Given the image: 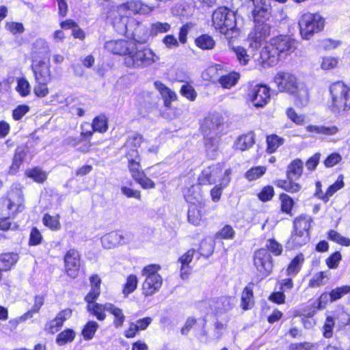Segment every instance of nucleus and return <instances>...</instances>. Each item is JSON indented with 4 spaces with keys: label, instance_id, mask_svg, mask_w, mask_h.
Instances as JSON below:
<instances>
[{
    "label": "nucleus",
    "instance_id": "nucleus-1",
    "mask_svg": "<svg viewBox=\"0 0 350 350\" xmlns=\"http://www.w3.org/2000/svg\"><path fill=\"white\" fill-rule=\"evenodd\" d=\"M297 42L288 36L280 35L270 40L261 50L259 63L263 66L277 64L281 57L295 51Z\"/></svg>",
    "mask_w": 350,
    "mask_h": 350
},
{
    "label": "nucleus",
    "instance_id": "nucleus-2",
    "mask_svg": "<svg viewBox=\"0 0 350 350\" xmlns=\"http://www.w3.org/2000/svg\"><path fill=\"white\" fill-rule=\"evenodd\" d=\"M213 24L215 29L228 40L237 38L240 30L237 27L235 13L226 7H220L213 13Z\"/></svg>",
    "mask_w": 350,
    "mask_h": 350
},
{
    "label": "nucleus",
    "instance_id": "nucleus-3",
    "mask_svg": "<svg viewBox=\"0 0 350 350\" xmlns=\"http://www.w3.org/2000/svg\"><path fill=\"white\" fill-rule=\"evenodd\" d=\"M329 92L330 110L337 116H344L350 109V88L338 81L330 86Z\"/></svg>",
    "mask_w": 350,
    "mask_h": 350
},
{
    "label": "nucleus",
    "instance_id": "nucleus-4",
    "mask_svg": "<svg viewBox=\"0 0 350 350\" xmlns=\"http://www.w3.org/2000/svg\"><path fill=\"white\" fill-rule=\"evenodd\" d=\"M156 61V55L148 48L133 42L128 55L124 57L125 65L131 68H143L150 66Z\"/></svg>",
    "mask_w": 350,
    "mask_h": 350
},
{
    "label": "nucleus",
    "instance_id": "nucleus-5",
    "mask_svg": "<svg viewBox=\"0 0 350 350\" xmlns=\"http://www.w3.org/2000/svg\"><path fill=\"white\" fill-rule=\"evenodd\" d=\"M231 170H224L221 163H217L205 168L199 176L200 185H213L221 180L220 185L227 186L230 182Z\"/></svg>",
    "mask_w": 350,
    "mask_h": 350
},
{
    "label": "nucleus",
    "instance_id": "nucleus-6",
    "mask_svg": "<svg viewBox=\"0 0 350 350\" xmlns=\"http://www.w3.org/2000/svg\"><path fill=\"white\" fill-rule=\"evenodd\" d=\"M126 157L128 159V168L133 180L143 189H153L155 187L154 183L142 170L139 152L132 151L130 154H126Z\"/></svg>",
    "mask_w": 350,
    "mask_h": 350
},
{
    "label": "nucleus",
    "instance_id": "nucleus-7",
    "mask_svg": "<svg viewBox=\"0 0 350 350\" xmlns=\"http://www.w3.org/2000/svg\"><path fill=\"white\" fill-rule=\"evenodd\" d=\"M25 209L24 196L21 190L15 189L0 203V217H14Z\"/></svg>",
    "mask_w": 350,
    "mask_h": 350
},
{
    "label": "nucleus",
    "instance_id": "nucleus-8",
    "mask_svg": "<svg viewBox=\"0 0 350 350\" xmlns=\"http://www.w3.org/2000/svg\"><path fill=\"white\" fill-rule=\"evenodd\" d=\"M299 26L301 38L309 40L315 33L323 29L324 20L319 14L306 13L300 18Z\"/></svg>",
    "mask_w": 350,
    "mask_h": 350
},
{
    "label": "nucleus",
    "instance_id": "nucleus-9",
    "mask_svg": "<svg viewBox=\"0 0 350 350\" xmlns=\"http://www.w3.org/2000/svg\"><path fill=\"white\" fill-rule=\"evenodd\" d=\"M254 265L262 277H267L272 271L273 262L270 254L265 248L255 252L253 257Z\"/></svg>",
    "mask_w": 350,
    "mask_h": 350
},
{
    "label": "nucleus",
    "instance_id": "nucleus-10",
    "mask_svg": "<svg viewBox=\"0 0 350 350\" xmlns=\"http://www.w3.org/2000/svg\"><path fill=\"white\" fill-rule=\"evenodd\" d=\"M274 82L276 84L279 91L285 92L291 94H294L297 90L298 85L295 75L288 72L278 73L274 77Z\"/></svg>",
    "mask_w": 350,
    "mask_h": 350
},
{
    "label": "nucleus",
    "instance_id": "nucleus-11",
    "mask_svg": "<svg viewBox=\"0 0 350 350\" xmlns=\"http://www.w3.org/2000/svg\"><path fill=\"white\" fill-rule=\"evenodd\" d=\"M118 9L120 12L125 15L131 14H147L154 10V6L147 5L139 0H131L121 4Z\"/></svg>",
    "mask_w": 350,
    "mask_h": 350
},
{
    "label": "nucleus",
    "instance_id": "nucleus-12",
    "mask_svg": "<svg viewBox=\"0 0 350 350\" xmlns=\"http://www.w3.org/2000/svg\"><path fill=\"white\" fill-rule=\"evenodd\" d=\"M31 68L36 82H50L51 72L50 63L44 59H34L31 64Z\"/></svg>",
    "mask_w": 350,
    "mask_h": 350
},
{
    "label": "nucleus",
    "instance_id": "nucleus-13",
    "mask_svg": "<svg viewBox=\"0 0 350 350\" xmlns=\"http://www.w3.org/2000/svg\"><path fill=\"white\" fill-rule=\"evenodd\" d=\"M249 96L255 107H262L270 99L269 89L264 85H256L251 89Z\"/></svg>",
    "mask_w": 350,
    "mask_h": 350
},
{
    "label": "nucleus",
    "instance_id": "nucleus-14",
    "mask_svg": "<svg viewBox=\"0 0 350 350\" xmlns=\"http://www.w3.org/2000/svg\"><path fill=\"white\" fill-rule=\"evenodd\" d=\"M80 255L77 250L71 249L68 250L64 256L65 269L67 274L75 278L80 267Z\"/></svg>",
    "mask_w": 350,
    "mask_h": 350
},
{
    "label": "nucleus",
    "instance_id": "nucleus-15",
    "mask_svg": "<svg viewBox=\"0 0 350 350\" xmlns=\"http://www.w3.org/2000/svg\"><path fill=\"white\" fill-rule=\"evenodd\" d=\"M129 241L128 237L120 231H112L101 237L102 245L108 250L125 245Z\"/></svg>",
    "mask_w": 350,
    "mask_h": 350
},
{
    "label": "nucleus",
    "instance_id": "nucleus-16",
    "mask_svg": "<svg viewBox=\"0 0 350 350\" xmlns=\"http://www.w3.org/2000/svg\"><path fill=\"white\" fill-rule=\"evenodd\" d=\"M132 40H110L106 42L105 48L110 52L126 57L133 46Z\"/></svg>",
    "mask_w": 350,
    "mask_h": 350
},
{
    "label": "nucleus",
    "instance_id": "nucleus-17",
    "mask_svg": "<svg viewBox=\"0 0 350 350\" xmlns=\"http://www.w3.org/2000/svg\"><path fill=\"white\" fill-rule=\"evenodd\" d=\"M223 124V118L219 113H212L206 117L201 126L202 133L208 135L211 132L216 131Z\"/></svg>",
    "mask_w": 350,
    "mask_h": 350
},
{
    "label": "nucleus",
    "instance_id": "nucleus-18",
    "mask_svg": "<svg viewBox=\"0 0 350 350\" xmlns=\"http://www.w3.org/2000/svg\"><path fill=\"white\" fill-rule=\"evenodd\" d=\"M197 188V187L192 186L189 189L188 194L185 195L186 200L191 204L188 208V221L189 223L193 224L194 226H198L202 219L200 211L194 204V202L192 201V198L190 197V194L191 195L193 193H194Z\"/></svg>",
    "mask_w": 350,
    "mask_h": 350
},
{
    "label": "nucleus",
    "instance_id": "nucleus-19",
    "mask_svg": "<svg viewBox=\"0 0 350 350\" xmlns=\"http://www.w3.org/2000/svg\"><path fill=\"white\" fill-rule=\"evenodd\" d=\"M163 279L161 275H152L145 278L142 284V293L146 297L151 296L156 293L161 287Z\"/></svg>",
    "mask_w": 350,
    "mask_h": 350
},
{
    "label": "nucleus",
    "instance_id": "nucleus-20",
    "mask_svg": "<svg viewBox=\"0 0 350 350\" xmlns=\"http://www.w3.org/2000/svg\"><path fill=\"white\" fill-rule=\"evenodd\" d=\"M152 321V318L147 317L138 319L136 322H131L129 328L125 330V337L127 338L135 337L138 332L145 330L151 324Z\"/></svg>",
    "mask_w": 350,
    "mask_h": 350
},
{
    "label": "nucleus",
    "instance_id": "nucleus-21",
    "mask_svg": "<svg viewBox=\"0 0 350 350\" xmlns=\"http://www.w3.org/2000/svg\"><path fill=\"white\" fill-rule=\"evenodd\" d=\"M310 241V232L297 231L293 230L291 236L288 241V246L291 248L299 247L304 245Z\"/></svg>",
    "mask_w": 350,
    "mask_h": 350
},
{
    "label": "nucleus",
    "instance_id": "nucleus-22",
    "mask_svg": "<svg viewBox=\"0 0 350 350\" xmlns=\"http://www.w3.org/2000/svg\"><path fill=\"white\" fill-rule=\"evenodd\" d=\"M195 253L194 249H190L178 258V262L181 264L180 277L183 280L187 279L190 274L189 263L192 261Z\"/></svg>",
    "mask_w": 350,
    "mask_h": 350
},
{
    "label": "nucleus",
    "instance_id": "nucleus-23",
    "mask_svg": "<svg viewBox=\"0 0 350 350\" xmlns=\"http://www.w3.org/2000/svg\"><path fill=\"white\" fill-rule=\"evenodd\" d=\"M50 50L47 42L44 39H37L33 44L31 55L33 60L42 59L49 54Z\"/></svg>",
    "mask_w": 350,
    "mask_h": 350
},
{
    "label": "nucleus",
    "instance_id": "nucleus-24",
    "mask_svg": "<svg viewBox=\"0 0 350 350\" xmlns=\"http://www.w3.org/2000/svg\"><path fill=\"white\" fill-rule=\"evenodd\" d=\"M111 303H106L105 304H100L98 303L88 304L87 310L92 314L95 316L99 321H104L106 318L105 312H108L109 306Z\"/></svg>",
    "mask_w": 350,
    "mask_h": 350
},
{
    "label": "nucleus",
    "instance_id": "nucleus-25",
    "mask_svg": "<svg viewBox=\"0 0 350 350\" xmlns=\"http://www.w3.org/2000/svg\"><path fill=\"white\" fill-rule=\"evenodd\" d=\"M255 143V135L253 132L240 136L235 142V148L244 151L251 148Z\"/></svg>",
    "mask_w": 350,
    "mask_h": 350
},
{
    "label": "nucleus",
    "instance_id": "nucleus-26",
    "mask_svg": "<svg viewBox=\"0 0 350 350\" xmlns=\"http://www.w3.org/2000/svg\"><path fill=\"white\" fill-rule=\"evenodd\" d=\"M143 142V137L139 133H135L129 136L124 147L126 149V154H130L132 151L139 152L137 148L140 147Z\"/></svg>",
    "mask_w": 350,
    "mask_h": 350
},
{
    "label": "nucleus",
    "instance_id": "nucleus-27",
    "mask_svg": "<svg viewBox=\"0 0 350 350\" xmlns=\"http://www.w3.org/2000/svg\"><path fill=\"white\" fill-rule=\"evenodd\" d=\"M253 283H249L243 289L241 295V306L243 310H248L254 304Z\"/></svg>",
    "mask_w": 350,
    "mask_h": 350
},
{
    "label": "nucleus",
    "instance_id": "nucleus-28",
    "mask_svg": "<svg viewBox=\"0 0 350 350\" xmlns=\"http://www.w3.org/2000/svg\"><path fill=\"white\" fill-rule=\"evenodd\" d=\"M303 172V162L299 159L294 160L291 163L287 169V178L290 180H297Z\"/></svg>",
    "mask_w": 350,
    "mask_h": 350
},
{
    "label": "nucleus",
    "instance_id": "nucleus-29",
    "mask_svg": "<svg viewBox=\"0 0 350 350\" xmlns=\"http://www.w3.org/2000/svg\"><path fill=\"white\" fill-rule=\"evenodd\" d=\"M18 255L16 253H6L0 256V267L4 271H8L11 269L18 260Z\"/></svg>",
    "mask_w": 350,
    "mask_h": 350
},
{
    "label": "nucleus",
    "instance_id": "nucleus-30",
    "mask_svg": "<svg viewBox=\"0 0 350 350\" xmlns=\"http://www.w3.org/2000/svg\"><path fill=\"white\" fill-rule=\"evenodd\" d=\"M304 262V256L303 254H297L288 265L286 272L288 276L296 275L301 270V266Z\"/></svg>",
    "mask_w": 350,
    "mask_h": 350
},
{
    "label": "nucleus",
    "instance_id": "nucleus-31",
    "mask_svg": "<svg viewBox=\"0 0 350 350\" xmlns=\"http://www.w3.org/2000/svg\"><path fill=\"white\" fill-rule=\"evenodd\" d=\"M293 95L296 96V105L300 107H304L308 105L309 102V92L304 83H300L298 85L297 90Z\"/></svg>",
    "mask_w": 350,
    "mask_h": 350
},
{
    "label": "nucleus",
    "instance_id": "nucleus-32",
    "mask_svg": "<svg viewBox=\"0 0 350 350\" xmlns=\"http://www.w3.org/2000/svg\"><path fill=\"white\" fill-rule=\"evenodd\" d=\"M154 84L157 90L161 93L163 98L165 99V104L166 106L170 104L172 100H176V93L165 86L163 83L157 81H155Z\"/></svg>",
    "mask_w": 350,
    "mask_h": 350
},
{
    "label": "nucleus",
    "instance_id": "nucleus-33",
    "mask_svg": "<svg viewBox=\"0 0 350 350\" xmlns=\"http://www.w3.org/2000/svg\"><path fill=\"white\" fill-rule=\"evenodd\" d=\"M109 307L108 312L113 316L114 327L116 328L122 327L126 319L122 310L112 304Z\"/></svg>",
    "mask_w": 350,
    "mask_h": 350
},
{
    "label": "nucleus",
    "instance_id": "nucleus-34",
    "mask_svg": "<svg viewBox=\"0 0 350 350\" xmlns=\"http://www.w3.org/2000/svg\"><path fill=\"white\" fill-rule=\"evenodd\" d=\"M312 218L308 215H299L296 217L293 221V227L297 231H308L309 232L311 227Z\"/></svg>",
    "mask_w": 350,
    "mask_h": 350
},
{
    "label": "nucleus",
    "instance_id": "nucleus-35",
    "mask_svg": "<svg viewBox=\"0 0 350 350\" xmlns=\"http://www.w3.org/2000/svg\"><path fill=\"white\" fill-rule=\"evenodd\" d=\"M306 130L308 132H315L316 133L324 135H333L338 131V129L336 126L309 125L306 127Z\"/></svg>",
    "mask_w": 350,
    "mask_h": 350
},
{
    "label": "nucleus",
    "instance_id": "nucleus-36",
    "mask_svg": "<svg viewBox=\"0 0 350 350\" xmlns=\"http://www.w3.org/2000/svg\"><path fill=\"white\" fill-rule=\"evenodd\" d=\"M343 187V176L342 175H340L337 180L334 184L329 187V188L326 191V193L324 195H322V196L320 197V199L324 201L325 202H328L329 198L332 196L338 190L342 188Z\"/></svg>",
    "mask_w": 350,
    "mask_h": 350
},
{
    "label": "nucleus",
    "instance_id": "nucleus-37",
    "mask_svg": "<svg viewBox=\"0 0 350 350\" xmlns=\"http://www.w3.org/2000/svg\"><path fill=\"white\" fill-rule=\"evenodd\" d=\"M239 77V73L233 72L221 76L219 79V83L224 88L229 89L237 84Z\"/></svg>",
    "mask_w": 350,
    "mask_h": 350
},
{
    "label": "nucleus",
    "instance_id": "nucleus-38",
    "mask_svg": "<svg viewBox=\"0 0 350 350\" xmlns=\"http://www.w3.org/2000/svg\"><path fill=\"white\" fill-rule=\"evenodd\" d=\"M295 180H278L276 181V185L282 188L290 193H296L301 189V186L298 183H294Z\"/></svg>",
    "mask_w": 350,
    "mask_h": 350
},
{
    "label": "nucleus",
    "instance_id": "nucleus-39",
    "mask_svg": "<svg viewBox=\"0 0 350 350\" xmlns=\"http://www.w3.org/2000/svg\"><path fill=\"white\" fill-rule=\"evenodd\" d=\"M92 127L94 131L105 133L108 129L107 118L104 115L94 118Z\"/></svg>",
    "mask_w": 350,
    "mask_h": 350
},
{
    "label": "nucleus",
    "instance_id": "nucleus-40",
    "mask_svg": "<svg viewBox=\"0 0 350 350\" xmlns=\"http://www.w3.org/2000/svg\"><path fill=\"white\" fill-rule=\"evenodd\" d=\"M75 338V332L71 329H66L59 333L56 338L57 345L62 346L68 342H71Z\"/></svg>",
    "mask_w": 350,
    "mask_h": 350
},
{
    "label": "nucleus",
    "instance_id": "nucleus-41",
    "mask_svg": "<svg viewBox=\"0 0 350 350\" xmlns=\"http://www.w3.org/2000/svg\"><path fill=\"white\" fill-rule=\"evenodd\" d=\"M196 45L204 50L213 49L215 42V40L208 35H202L196 39Z\"/></svg>",
    "mask_w": 350,
    "mask_h": 350
},
{
    "label": "nucleus",
    "instance_id": "nucleus-42",
    "mask_svg": "<svg viewBox=\"0 0 350 350\" xmlns=\"http://www.w3.org/2000/svg\"><path fill=\"white\" fill-rule=\"evenodd\" d=\"M26 175L34 181L42 183L47 178L46 173L39 167H35L26 172Z\"/></svg>",
    "mask_w": 350,
    "mask_h": 350
},
{
    "label": "nucleus",
    "instance_id": "nucleus-43",
    "mask_svg": "<svg viewBox=\"0 0 350 350\" xmlns=\"http://www.w3.org/2000/svg\"><path fill=\"white\" fill-rule=\"evenodd\" d=\"M269 31L270 26L265 23V21H262L258 23V25H256L254 31L250 33L257 36L258 38H261L264 41L265 38L269 34Z\"/></svg>",
    "mask_w": 350,
    "mask_h": 350
},
{
    "label": "nucleus",
    "instance_id": "nucleus-44",
    "mask_svg": "<svg viewBox=\"0 0 350 350\" xmlns=\"http://www.w3.org/2000/svg\"><path fill=\"white\" fill-rule=\"evenodd\" d=\"M24 153L23 150L17 149L13 158L12 163L9 169L10 174H14L17 172L21 165L23 163L24 160Z\"/></svg>",
    "mask_w": 350,
    "mask_h": 350
},
{
    "label": "nucleus",
    "instance_id": "nucleus-45",
    "mask_svg": "<svg viewBox=\"0 0 350 350\" xmlns=\"http://www.w3.org/2000/svg\"><path fill=\"white\" fill-rule=\"evenodd\" d=\"M42 221L45 226L48 227L52 230H58L61 228L58 215L54 217L46 213L44 215Z\"/></svg>",
    "mask_w": 350,
    "mask_h": 350
},
{
    "label": "nucleus",
    "instance_id": "nucleus-46",
    "mask_svg": "<svg viewBox=\"0 0 350 350\" xmlns=\"http://www.w3.org/2000/svg\"><path fill=\"white\" fill-rule=\"evenodd\" d=\"M99 325L98 324L94 321H88L85 325L84 326L82 330V335L85 340L92 339L96 330L98 329Z\"/></svg>",
    "mask_w": 350,
    "mask_h": 350
},
{
    "label": "nucleus",
    "instance_id": "nucleus-47",
    "mask_svg": "<svg viewBox=\"0 0 350 350\" xmlns=\"http://www.w3.org/2000/svg\"><path fill=\"white\" fill-rule=\"evenodd\" d=\"M334 326L335 321L334 317L327 316L322 327L323 336L326 338H332Z\"/></svg>",
    "mask_w": 350,
    "mask_h": 350
},
{
    "label": "nucleus",
    "instance_id": "nucleus-48",
    "mask_svg": "<svg viewBox=\"0 0 350 350\" xmlns=\"http://www.w3.org/2000/svg\"><path fill=\"white\" fill-rule=\"evenodd\" d=\"M236 54L237 59L241 65H247L250 60V55L247 53L245 48L238 46L232 48Z\"/></svg>",
    "mask_w": 350,
    "mask_h": 350
},
{
    "label": "nucleus",
    "instance_id": "nucleus-49",
    "mask_svg": "<svg viewBox=\"0 0 350 350\" xmlns=\"http://www.w3.org/2000/svg\"><path fill=\"white\" fill-rule=\"evenodd\" d=\"M170 25L166 22H156L151 25L150 34L152 36H156L158 33H165L170 29Z\"/></svg>",
    "mask_w": 350,
    "mask_h": 350
},
{
    "label": "nucleus",
    "instance_id": "nucleus-50",
    "mask_svg": "<svg viewBox=\"0 0 350 350\" xmlns=\"http://www.w3.org/2000/svg\"><path fill=\"white\" fill-rule=\"evenodd\" d=\"M267 151L270 153L275 152L283 144V139L276 135H271L267 137Z\"/></svg>",
    "mask_w": 350,
    "mask_h": 350
},
{
    "label": "nucleus",
    "instance_id": "nucleus-51",
    "mask_svg": "<svg viewBox=\"0 0 350 350\" xmlns=\"http://www.w3.org/2000/svg\"><path fill=\"white\" fill-rule=\"evenodd\" d=\"M138 280L136 275H130L126 280L123 289V293L125 296L129 295L133 293L137 288Z\"/></svg>",
    "mask_w": 350,
    "mask_h": 350
},
{
    "label": "nucleus",
    "instance_id": "nucleus-52",
    "mask_svg": "<svg viewBox=\"0 0 350 350\" xmlns=\"http://www.w3.org/2000/svg\"><path fill=\"white\" fill-rule=\"evenodd\" d=\"M266 250L269 252H271L275 256H279L282 254L283 247L282 245L273 239H269L266 242Z\"/></svg>",
    "mask_w": 350,
    "mask_h": 350
},
{
    "label": "nucleus",
    "instance_id": "nucleus-53",
    "mask_svg": "<svg viewBox=\"0 0 350 350\" xmlns=\"http://www.w3.org/2000/svg\"><path fill=\"white\" fill-rule=\"evenodd\" d=\"M281 201V209L283 212L289 214L294 205L293 199L286 193H282L280 196Z\"/></svg>",
    "mask_w": 350,
    "mask_h": 350
},
{
    "label": "nucleus",
    "instance_id": "nucleus-54",
    "mask_svg": "<svg viewBox=\"0 0 350 350\" xmlns=\"http://www.w3.org/2000/svg\"><path fill=\"white\" fill-rule=\"evenodd\" d=\"M350 293V286H342L333 289L330 293L331 301H335L340 299L343 295Z\"/></svg>",
    "mask_w": 350,
    "mask_h": 350
},
{
    "label": "nucleus",
    "instance_id": "nucleus-55",
    "mask_svg": "<svg viewBox=\"0 0 350 350\" xmlns=\"http://www.w3.org/2000/svg\"><path fill=\"white\" fill-rule=\"evenodd\" d=\"M232 307V299L229 297H221L216 303V308L221 312L228 311Z\"/></svg>",
    "mask_w": 350,
    "mask_h": 350
},
{
    "label": "nucleus",
    "instance_id": "nucleus-56",
    "mask_svg": "<svg viewBox=\"0 0 350 350\" xmlns=\"http://www.w3.org/2000/svg\"><path fill=\"white\" fill-rule=\"evenodd\" d=\"M266 172V167L258 166L251 168L246 172L245 176L249 180H253L262 176Z\"/></svg>",
    "mask_w": 350,
    "mask_h": 350
},
{
    "label": "nucleus",
    "instance_id": "nucleus-57",
    "mask_svg": "<svg viewBox=\"0 0 350 350\" xmlns=\"http://www.w3.org/2000/svg\"><path fill=\"white\" fill-rule=\"evenodd\" d=\"M31 86L26 79H18L16 90L22 96H27L30 93Z\"/></svg>",
    "mask_w": 350,
    "mask_h": 350
},
{
    "label": "nucleus",
    "instance_id": "nucleus-58",
    "mask_svg": "<svg viewBox=\"0 0 350 350\" xmlns=\"http://www.w3.org/2000/svg\"><path fill=\"white\" fill-rule=\"evenodd\" d=\"M328 235L329 239L336 243L345 246H349L350 245V239L342 237L341 234L334 230H330Z\"/></svg>",
    "mask_w": 350,
    "mask_h": 350
},
{
    "label": "nucleus",
    "instance_id": "nucleus-59",
    "mask_svg": "<svg viewBox=\"0 0 350 350\" xmlns=\"http://www.w3.org/2000/svg\"><path fill=\"white\" fill-rule=\"evenodd\" d=\"M42 237L40 232L36 227H33L30 232L29 245H37L41 243Z\"/></svg>",
    "mask_w": 350,
    "mask_h": 350
},
{
    "label": "nucleus",
    "instance_id": "nucleus-60",
    "mask_svg": "<svg viewBox=\"0 0 350 350\" xmlns=\"http://www.w3.org/2000/svg\"><path fill=\"white\" fill-rule=\"evenodd\" d=\"M37 85L33 88L35 94L40 98L45 97L49 94V89L46 86L49 82H36Z\"/></svg>",
    "mask_w": 350,
    "mask_h": 350
},
{
    "label": "nucleus",
    "instance_id": "nucleus-61",
    "mask_svg": "<svg viewBox=\"0 0 350 350\" xmlns=\"http://www.w3.org/2000/svg\"><path fill=\"white\" fill-rule=\"evenodd\" d=\"M274 195V190L271 186H266L259 193L258 198L260 200L266 202L272 199Z\"/></svg>",
    "mask_w": 350,
    "mask_h": 350
},
{
    "label": "nucleus",
    "instance_id": "nucleus-62",
    "mask_svg": "<svg viewBox=\"0 0 350 350\" xmlns=\"http://www.w3.org/2000/svg\"><path fill=\"white\" fill-rule=\"evenodd\" d=\"M325 278L326 275L324 272L317 273L310 280L309 286L315 288L323 285L325 283L323 280Z\"/></svg>",
    "mask_w": 350,
    "mask_h": 350
},
{
    "label": "nucleus",
    "instance_id": "nucleus-63",
    "mask_svg": "<svg viewBox=\"0 0 350 350\" xmlns=\"http://www.w3.org/2000/svg\"><path fill=\"white\" fill-rule=\"evenodd\" d=\"M29 111V106L26 105H18L12 111V117L15 120H21Z\"/></svg>",
    "mask_w": 350,
    "mask_h": 350
},
{
    "label": "nucleus",
    "instance_id": "nucleus-64",
    "mask_svg": "<svg viewBox=\"0 0 350 350\" xmlns=\"http://www.w3.org/2000/svg\"><path fill=\"white\" fill-rule=\"evenodd\" d=\"M235 232L233 228L229 226L226 225L218 233L217 237L225 239H232L234 238Z\"/></svg>",
    "mask_w": 350,
    "mask_h": 350
}]
</instances>
